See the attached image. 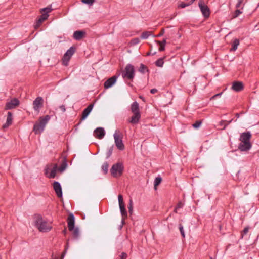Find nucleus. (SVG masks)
Here are the masks:
<instances>
[{
  "instance_id": "8fccbe9b",
  "label": "nucleus",
  "mask_w": 259,
  "mask_h": 259,
  "mask_svg": "<svg viewBox=\"0 0 259 259\" xmlns=\"http://www.w3.org/2000/svg\"><path fill=\"white\" fill-rule=\"evenodd\" d=\"M242 2L243 0H239L236 5V8H239L240 7V5L242 4Z\"/></svg>"
},
{
  "instance_id": "49530a36",
  "label": "nucleus",
  "mask_w": 259,
  "mask_h": 259,
  "mask_svg": "<svg viewBox=\"0 0 259 259\" xmlns=\"http://www.w3.org/2000/svg\"><path fill=\"white\" fill-rule=\"evenodd\" d=\"M182 206H183V204H182L181 202H179V203L177 204V206L176 207V208H175V210H174V211H175V212H177V209H178V208H182Z\"/></svg>"
},
{
  "instance_id": "b1692460",
  "label": "nucleus",
  "mask_w": 259,
  "mask_h": 259,
  "mask_svg": "<svg viewBox=\"0 0 259 259\" xmlns=\"http://www.w3.org/2000/svg\"><path fill=\"white\" fill-rule=\"evenodd\" d=\"M138 71L141 73L142 74H144L146 72L149 73V70L146 65H145L143 63H141L140 67L138 69Z\"/></svg>"
},
{
  "instance_id": "ddd939ff",
  "label": "nucleus",
  "mask_w": 259,
  "mask_h": 259,
  "mask_svg": "<svg viewBox=\"0 0 259 259\" xmlns=\"http://www.w3.org/2000/svg\"><path fill=\"white\" fill-rule=\"evenodd\" d=\"M52 186L57 196L60 198H62L63 196L62 189L60 183L57 181H54L52 184Z\"/></svg>"
},
{
  "instance_id": "7c9ffc66",
  "label": "nucleus",
  "mask_w": 259,
  "mask_h": 259,
  "mask_svg": "<svg viewBox=\"0 0 259 259\" xmlns=\"http://www.w3.org/2000/svg\"><path fill=\"white\" fill-rule=\"evenodd\" d=\"M164 63L163 59L162 58L158 59L155 62V65L158 67H162Z\"/></svg>"
},
{
  "instance_id": "a878e982",
  "label": "nucleus",
  "mask_w": 259,
  "mask_h": 259,
  "mask_svg": "<svg viewBox=\"0 0 259 259\" xmlns=\"http://www.w3.org/2000/svg\"><path fill=\"white\" fill-rule=\"evenodd\" d=\"M239 45V39H237V38L234 39V40L232 44V48H231L230 50L232 51H236L237 50V47Z\"/></svg>"
},
{
  "instance_id": "dca6fc26",
  "label": "nucleus",
  "mask_w": 259,
  "mask_h": 259,
  "mask_svg": "<svg viewBox=\"0 0 259 259\" xmlns=\"http://www.w3.org/2000/svg\"><path fill=\"white\" fill-rule=\"evenodd\" d=\"M244 88L243 84L241 81H236L232 83L231 89L233 91L239 92L243 90Z\"/></svg>"
},
{
  "instance_id": "e433bc0d",
  "label": "nucleus",
  "mask_w": 259,
  "mask_h": 259,
  "mask_svg": "<svg viewBox=\"0 0 259 259\" xmlns=\"http://www.w3.org/2000/svg\"><path fill=\"white\" fill-rule=\"evenodd\" d=\"M249 229H250L249 226H246V227L244 228V229L243 230V231L241 232L242 238L243 237V236L244 235L246 234L248 232Z\"/></svg>"
},
{
  "instance_id": "4c0bfd02",
  "label": "nucleus",
  "mask_w": 259,
  "mask_h": 259,
  "mask_svg": "<svg viewBox=\"0 0 259 259\" xmlns=\"http://www.w3.org/2000/svg\"><path fill=\"white\" fill-rule=\"evenodd\" d=\"M201 123L202 121L201 120H197L193 124V127L195 128H198L200 127Z\"/></svg>"
},
{
  "instance_id": "603ef678",
  "label": "nucleus",
  "mask_w": 259,
  "mask_h": 259,
  "mask_svg": "<svg viewBox=\"0 0 259 259\" xmlns=\"http://www.w3.org/2000/svg\"><path fill=\"white\" fill-rule=\"evenodd\" d=\"M59 108L61 110V111L63 112H64L65 111H66V108H65V107L64 105H62L61 106H59Z\"/></svg>"
},
{
  "instance_id": "393cba45",
  "label": "nucleus",
  "mask_w": 259,
  "mask_h": 259,
  "mask_svg": "<svg viewBox=\"0 0 259 259\" xmlns=\"http://www.w3.org/2000/svg\"><path fill=\"white\" fill-rule=\"evenodd\" d=\"M57 169V165L55 164L52 169L50 175L48 176L49 178H54L56 175V171Z\"/></svg>"
},
{
  "instance_id": "4468645a",
  "label": "nucleus",
  "mask_w": 259,
  "mask_h": 259,
  "mask_svg": "<svg viewBox=\"0 0 259 259\" xmlns=\"http://www.w3.org/2000/svg\"><path fill=\"white\" fill-rule=\"evenodd\" d=\"M67 223L68 230L72 231L75 227V218L73 213H71L69 214L67 218Z\"/></svg>"
},
{
  "instance_id": "864d4df0",
  "label": "nucleus",
  "mask_w": 259,
  "mask_h": 259,
  "mask_svg": "<svg viewBox=\"0 0 259 259\" xmlns=\"http://www.w3.org/2000/svg\"><path fill=\"white\" fill-rule=\"evenodd\" d=\"M157 92V90L156 89H152L150 90V93L151 94H155Z\"/></svg>"
},
{
  "instance_id": "a19ab883",
  "label": "nucleus",
  "mask_w": 259,
  "mask_h": 259,
  "mask_svg": "<svg viewBox=\"0 0 259 259\" xmlns=\"http://www.w3.org/2000/svg\"><path fill=\"white\" fill-rule=\"evenodd\" d=\"M119 205L124 204L123 202V197L121 195H119L118 196Z\"/></svg>"
},
{
  "instance_id": "bb28decb",
  "label": "nucleus",
  "mask_w": 259,
  "mask_h": 259,
  "mask_svg": "<svg viewBox=\"0 0 259 259\" xmlns=\"http://www.w3.org/2000/svg\"><path fill=\"white\" fill-rule=\"evenodd\" d=\"M67 166V161H66V159H65L63 160V161L62 162V163H61L60 167L58 169V170L60 171V172H63Z\"/></svg>"
},
{
  "instance_id": "72a5a7b5",
  "label": "nucleus",
  "mask_w": 259,
  "mask_h": 259,
  "mask_svg": "<svg viewBox=\"0 0 259 259\" xmlns=\"http://www.w3.org/2000/svg\"><path fill=\"white\" fill-rule=\"evenodd\" d=\"M179 228L181 235L182 236V237L183 238H185V232H184V230L183 229V226L181 224H179Z\"/></svg>"
},
{
  "instance_id": "0eeeda50",
  "label": "nucleus",
  "mask_w": 259,
  "mask_h": 259,
  "mask_svg": "<svg viewBox=\"0 0 259 259\" xmlns=\"http://www.w3.org/2000/svg\"><path fill=\"white\" fill-rule=\"evenodd\" d=\"M94 104H90L86 108H85L82 113L80 121L75 126V131L77 130V127L81 124L82 120H84L90 114V112L93 109Z\"/></svg>"
},
{
  "instance_id": "c03bdc74",
  "label": "nucleus",
  "mask_w": 259,
  "mask_h": 259,
  "mask_svg": "<svg viewBox=\"0 0 259 259\" xmlns=\"http://www.w3.org/2000/svg\"><path fill=\"white\" fill-rule=\"evenodd\" d=\"M233 119H231L230 120L228 121H226V123L224 124V126H223V127L222 128V130H225L226 127L229 125L231 123H232V122L233 121Z\"/></svg>"
},
{
  "instance_id": "9b49d317",
  "label": "nucleus",
  "mask_w": 259,
  "mask_h": 259,
  "mask_svg": "<svg viewBox=\"0 0 259 259\" xmlns=\"http://www.w3.org/2000/svg\"><path fill=\"white\" fill-rule=\"evenodd\" d=\"M120 75V73H118L117 75H115L109 78H108L104 84V88L106 89H109L112 87L116 82L117 78Z\"/></svg>"
},
{
  "instance_id": "cd10ccee",
  "label": "nucleus",
  "mask_w": 259,
  "mask_h": 259,
  "mask_svg": "<svg viewBox=\"0 0 259 259\" xmlns=\"http://www.w3.org/2000/svg\"><path fill=\"white\" fill-rule=\"evenodd\" d=\"M109 164L107 162H105L102 165V170L104 174H107L108 171Z\"/></svg>"
},
{
  "instance_id": "aec40b11",
  "label": "nucleus",
  "mask_w": 259,
  "mask_h": 259,
  "mask_svg": "<svg viewBox=\"0 0 259 259\" xmlns=\"http://www.w3.org/2000/svg\"><path fill=\"white\" fill-rule=\"evenodd\" d=\"M85 35V32L83 30L75 31L73 35L74 39L76 40H80Z\"/></svg>"
},
{
  "instance_id": "5701e85b",
  "label": "nucleus",
  "mask_w": 259,
  "mask_h": 259,
  "mask_svg": "<svg viewBox=\"0 0 259 259\" xmlns=\"http://www.w3.org/2000/svg\"><path fill=\"white\" fill-rule=\"evenodd\" d=\"M71 232H72L73 239L74 240H78L80 236L78 228L74 227V229H73Z\"/></svg>"
},
{
  "instance_id": "052dcab7",
  "label": "nucleus",
  "mask_w": 259,
  "mask_h": 259,
  "mask_svg": "<svg viewBox=\"0 0 259 259\" xmlns=\"http://www.w3.org/2000/svg\"><path fill=\"white\" fill-rule=\"evenodd\" d=\"M235 116H236V117H237V118H239V116H240V114L237 113H236V114H235Z\"/></svg>"
},
{
  "instance_id": "423d86ee",
  "label": "nucleus",
  "mask_w": 259,
  "mask_h": 259,
  "mask_svg": "<svg viewBox=\"0 0 259 259\" xmlns=\"http://www.w3.org/2000/svg\"><path fill=\"white\" fill-rule=\"evenodd\" d=\"M75 50L76 49L73 46L71 47L67 50L62 59V63L63 65L67 66L68 65V62L72 56L75 53Z\"/></svg>"
},
{
  "instance_id": "c9c22d12",
  "label": "nucleus",
  "mask_w": 259,
  "mask_h": 259,
  "mask_svg": "<svg viewBox=\"0 0 259 259\" xmlns=\"http://www.w3.org/2000/svg\"><path fill=\"white\" fill-rule=\"evenodd\" d=\"M52 9L51 8V6H50L46 8H43L42 9H41V11L44 12V13H47L48 14V13L52 11Z\"/></svg>"
},
{
  "instance_id": "09e8293b",
  "label": "nucleus",
  "mask_w": 259,
  "mask_h": 259,
  "mask_svg": "<svg viewBox=\"0 0 259 259\" xmlns=\"http://www.w3.org/2000/svg\"><path fill=\"white\" fill-rule=\"evenodd\" d=\"M127 257V254L125 252H122L120 255V259H126Z\"/></svg>"
},
{
  "instance_id": "58836bf2",
  "label": "nucleus",
  "mask_w": 259,
  "mask_h": 259,
  "mask_svg": "<svg viewBox=\"0 0 259 259\" xmlns=\"http://www.w3.org/2000/svg\"><path fill=\"white\" fill-rule=\"evenodd\" d=\"M140 39L139 38H134L131 40L132 45H136L140 42Z\"/></svg>"
},
{
  "instance_id": "5fc2aeb1",
  "label": "nucleus",
  "mask_w": 259,
  "mask_h": 259,
  "mask_svg": "<svg viewBox=\"0 0 259 259\" xmlns=\"http://www.w3.org/2000/svg\"><path fill=\"white\" fill-rule=\"evenodd\" d=\"M222 93L217 94L214 95V96H213L211 97V99H215L217 97L220 96L222 95Z\"/></svg>"
},
{
  "instance_id": "c756f323",
  "label": "nucleus",
  "mask_w": 259,
  "mask_h": 259,
  "mask_svg": "<svg viewBox=\"0 0 259 259\" xmlns=\"http://www.w3.org/2000/svg\"><path fill=\"white\" fill-rule=\"evenodd\" d=\"M68 248V240L67 241L66 245L65 246L64 251L61 254V256L60 258H59V259H64V257L66 253ZM54 259H59V258H58V257H55V258Z\"/></svg>"
},
{
  "instance_id": "680f3d73",
  "label": "nucleus",
  "mask_w": 259,
  "mask_h": 259,
  "mask_svg": "<svg viewBox=\"0 0 259 259\" xmlns=\"http://www.w3.org/2000/svg\"><path fill=\"white\" fill-rule=\"evenodd\" d=\"M150 55V52L147 53V56H149V55Z\"/></svg>"
},
{
  "instance_id": "a211bd4d",
  "label": "nucleus",
  "mask_w": 259,
  "mask_h": 259,
  "mask_svg": "<svg viewBox=\"0 0 259 259\" xmlns=\"http://www.w3.org/2000/svg\"><path fill=\"white\" fill-rule=\"evenodd\" d=\"M94 134L97 138L102 139L104 137L105 132L104 128L99 127L95 130Z\"/></svg>"
},
{
  "instance_id": "ea45409f",
  "label": "nucleus",
  "mask_w": 259,
  "mask_h": 259,
  "mask_svg": "<svg viewBox=\"0 0 259 259\" xmlns=\"http://www.w3.org/2000/svg\"><path fill=\"white\" fill-rule=\"evenodd\" d=\"M95 1V0H81L82 3L89 5H92Z\"/></svg>"
},
{
  "instance_id": "de8ad7c7",
  "label": "nucleus",
  "mask_w": 259,
  "mask_h": 259,
  "mask_svg": "<svg viewBox=\"0 0 259 259\" xmlns=\"http://www.w3.org/2000/svg\"><path fill=\"white\" fill-rule=\"evenodd\" d=\"M164 33H165L164 29L162 28L160 32L157 36H155V37H160V36H162L164 34Z\"/></svg>"
},
{
  "instance_id": "6ab92c4d",
  "label": "nucleus",
  "mask_w": 259,
  "mask_h": 259,
  "mask_svg": "<svg viewBox=\"0 0 259 259\" xmlns=\"http://www.w3.org/2000/svg\"><path fill=\"white\" fill-rule=\"evenodd\" d=\"M48 16L49 15L47 13H42L40 17L36 20L34 25L35 29L39 28L41 23L48 18Z\"/></svg>"
},
{
  "instance_id": "6e6552de",
  "label": "nucleus",
  "mask_w": 259,
  "mask_h": 259,
  "mask_svg": "<svg viewBox=\"0 0 259 259\" xmlns=\"http://www.w3.org/2000/svg\"><path fill=\"white\" fill-rule=\"evenodd\" d=\"M117 132H119V131L116 130L113 135L115 145L119 150H123L125 147L122 142V136H120L117 134Z\"/></svg>"
},
{
  "instance_id": "c85d7f7f",
  "label": "nucleus",
  "mask_w": 259,
  "mask_h": 259,
  "mask_svg": "<svg viewBox=\"0 0 259 259\" xmlns=\"http://www.w3.org/2000/svg\"><path fill=\"white\" fill-rule=\"evenodd\" d=\"M162 181V178L160 177H156L154 182V187L155 189H156V187L158 186Z\"/></svg>"
},
{
  "instance_id": "20e7f679",
  "label": "nucleus",
  "mask_w": 259,
  "mask_h": 259,
  "mask_svg": "<svg viewBox=\"0 0 259 259\" xmlns=\"http://www.w3.org/2000/svg\"><path fill=\"white\" fill-rule=\"evenodd\" d=\"M50 119V116L48 115L44 117H40L39 118V121L36 122L33 126V131L35 134H38L42 132L45 127L49 120Z\"/></svg>"
},
{
  "instance_id": "1a4fd4ad",
  "label": "nucleus",
  "mask_w": 259,
  "mask_h": 259,
  "mask_svg": "<svg viewBox=\"0 0 259 259\" xmlns=\"http://www.w3.org/2000/svg\"><path fill=\"white\" fill-rule=\"evenodd\" d=\"M199 7L205 18H208L210 14V11L208 7L204 3L200 1L198 3Z\"/></svg>"
},
{
  "instance_id": "f704fd0d",
  "label": "nucleus",
  "mask_w": 259,
  "mask_h": 259,
  "mask_svg": "<svg viewBox=\"0 0 259 259\" xmlns=\"http://www.w3.org/2000/svg\"><path fill=\"white\" fill-rule=\"evenodd\" d=\"M128 211L130 214H132L133 213V201L132 199H130V203L128 206Z\"/></svg>"
},
{
  "instance_id": "79ce46f5",
  "label": "nucleus",
  "mask_w": 259,
  "mask_h": 259,
  "mask_svg": "<svg viewBox=\"0 0 259 259\" xmlns=\"http://www.w3.org/2000/svg\"><path fill=\"white\" fill-rule=\"evenodd\" d=\"M190 5V4L189 3H185L184 2H181V4L179 5V7L181 8H184L187 6H189Z\"/></svg>"
},
{
  "instance_id": "f8f14e48",
  "label": "nucleus",
  "mask_w": 259,
  "mask_h": 259,
  "mask_svg": "<svg viewBox=\"0 0 259 259\" xmlns=\"http://www.w3.org/2000/svg\"><path fill=\"white\" fill-rule=\"evenodd\" d=\"M20 102L19 100L16 98H13L10 101L7 102L5 107V110H10L15 108L19 106Z\"/></svg>"
},
{
  "instance_id": "7ed1b4c3",
  "label": "nucleus",
  "mask_w": 259,
  "mask_h": 259,
  "mask_svg": "<svg viewBox=\"0 0 259 259\" xmlns=\"http://www.w3.org/2000/svg\"><path fill=\"white\" fill-rule=\"evenodd\" d=\"M120 73L126 82L127 80L133 81L135 75V70L134 66L131 64H127L124 70H122Z\"/></svg>"
},
{
  "instance_id": "13d9d810",
  "label": "nucleus",
  "mask_w": 259,
  "mask_h": 259,
  "mask_svg": "<svg viewBox=\"0 0 259 259\" xmlns=\"http://www.w3.org/2000/svg\"><path fill=\"white\" fill-rule=\"evenodd\" d=\"M195 0H191L189 3L190 4V5L192 4Z\"/></svg>"
},
{
  "instance_id": "412c9836",
  "label": "nucleus",
  "mask_w": 259,
  "mask_h": 259,
  "mask_svg": "<svg viewBox=\"0 0 259 259\" xmlns=\"http://www.w3.org/2000/svg\"><path fill=\"white\" fill-rule=\"evenodd\" d=\"M119 206L120 212H121V215L122 217L121 222H122V224H124V220L127 217V213L126 210L125 209L124 204L119 205Z\"/></svg>"
},
{
  "instance_id": "473e14b6",
  "label": "nucleus",
  "mask_w": 259,
  "mask_h": 259,
  "mask_svg": "<svg viewBox=\"0 0 259 259\" xmlns=\"http://www.w3.org/2000/svg\"><path fill=\"white\" fill-rule=\"evenodd\" d=\"M113 150V145L111 146L108 149V150L106 153V158H109L111 156V155L112 153Z\"/></svg>"
},
{
  "instance_id": "e2e57ef3",
  "label": "nucleus",
  "mask_w": 259,
  "mask_h": 259,
  "mask_svg": "<svg viewBox=\"0 0 259 259\" xmlns=\"http://www.w3.org/2000/svg\"><path fill=\"white\" fill-rule=\"evenodd\" d=\"M47 172H48V170H47V169H46L45 174H47Z\"/></svg>"
},
{
  "instance_id": "9d476101",
  "label": "nucleus",
  "mask_w": 259,
  "mask_h": 259,
  "mask_svg": "<svg viewBox=\"0 0 259 259\" xmlns=\"http://www.w3.org/2000/svg\"><path fill=\"white\" fill-rule=\"evenodd\" d=\"M44 100L42 97H37L33 102V108L35 111L39 112L40 109L42 107Z\"/></svg>"
},
{
  "instance_id": "bf43d9fd",
  "label": "nucleus",
  "mask_w": 259,
  "mask_h": 259,
  "mask_svg": "<svg viewBox=\"0 0 259 259\" xmlns=\"http://www.w3.org/2000/svg\"><path fill=\"white\" fill-rule=\"evenodd\" d=\"M127 83V84L128 86H130V87H133V84H132L131 83L128 82V83Z\"/></svg>"
},
{
  "instance_id": "3c124183",
  "label": "nucleus",
  "mask_w": 259,
  "mask_h": 259,
  "mask_svg": "<svg viewBox=\"0 0 259 259\" xmlns=\"http://www.w3.org/2000/svg\"><path fill=\"white\" fill-rule=\"evenodd\" d=\"M160 45V47L159 48V51H160V52L164 51V50H165V46L162 45Z\"/></svg>"
},
{
  "instance_id": "f03ea898",
  "label": "nucleus",
  "mask_w": 259,
  "mask_h": 259,
  "mask_svg": "<svg viewBox=\"0 0 259 259\" xmlns=\"http://www.w3.org/2000/svg\"><path fill=\"white\" fill-rule=\"evenodd\" d=\"M131 110L133 113V115L131 119H129L128 122L133 124H137L139 122L141 118L139 104L137 102L135 101L132 104Z\"/></svg>"
},
{
  "instance_id": "f3484780",
  "label": "nucleus",
  "mask_w": 259,
  "mask_h": 259,
  "mask_svg": "<svg viewBox=\"0 0 259 259\" xmlns=\"http://www.w3.org/2000/svg\"><path fill=\"white\" fill-rule=\"evenodd\" d=\"M251 137V134L250 132L247 131L241 134L239 140L241 142H250V140Z\"/></svg>"
},
{
  "instance_id": "a18cd8bd",
  "label": "nucleus",
  "mask_w": 259,
  "mask_h": 259,
  "mask_svg": "<svg viewBox=\"0 0 259 259\" xmlns=\"http://www.w3.org/2000/svg\"><path fill=\"white\" fill-rule=\"evenodd\" d=\"M166 38H164V39H163V40L162 41H156V42L159 45H162L165 46V44H166Z\"/></svg>"
},
{
  "instance_id": "6e6d98bb",
  "label": "nucleus",
  "mask_w": 259,
  "mask_h": 259,
  "mask_svg": "<svg viewBox=\"0 0 259 259\" xmlns=\"http://www.w3.org/2000/svg\"><path fill=\"white\" fill-rule=\"evenodd\" d=\"M62 233L65 235L67 234V229L66 227H65L63 230L62 231Z\"/></svg>"
},
{
  "instance_id": "2f4dec72",
  "label": "nucleus",
  "mask_w": 259,
  "mask_h": 259,
  "mask_svg": "<svg viewBox=\"0 0 259 259\" xmlns=\"http://www.w3.org/2000/svg\"><path fill=\"white\" fill-rule=\"evenodd\" d=\"M151 35V32L149 31H144L143 32L141 35V38L142 39H147L148 37Z\"/></svg>"
},
{
  "instance_id": "2eb2a0df",
  "label": "nucleus",
  "mask_w": 259,
  "mask_h": 259,
  "mask_svg": "<svg viewBox=\"0 0 259 259\" xmlns=\"http://www.w3.org/2000/svg\"><path fill=\"white\" fill-rule=\"evenodd\" d=\"M252 147L250 142H241L238 146V149L241 151H247L249 150Z\"/></svg>"
},
{
  "instance_id": "4d7b16f0",
  "label": "nucleus",
  "mask_w": 259,
  "mask_h": 259,
  "mask_svg": "<svg viewBox=\"0 0 259 259\" xmlns=\"http://www.w3.org/2000/svg\"><path fill=\"white\" fill-rule=\"evenodd\" d=\"M225 122L226 120H222L221 121H220L219 124L221 126L223 125H224Z\"/></svg>"
},
{
  "instance_id": "37998d69",
  "label": "nucleus",
  "mask_w": 259,
  "mask_h": 259,
  "mask_svg": "<svg viewBox=\"0 0 259 259\" xmlns=\"http://www.w3.org/2000/svg\"><path fill=\"white\" fill-rule=\"evenodd\" d=\"M242 13V11H241L239 9H237L235 11V13H234V15L233 16L234 18H236V17H237L239 15H240L241 13Z\"/></svg>"
},
{
  "instance_id": "4be33fe9",
  "label": "nucleus",
  "mask_w": 259,
  "mask_h": 259,
  "mask_svg": "<svg viewBox=\"0 0 259 259\" xmlns=\"http://www.w3.org/2000/svg\"><path fill=\"white\" fill-rule=\"evenodd\" d=\"M13 121V115L12 113L11 112H8L7 118L6 123L4 124L3 126V128H5L8 127L9 125H10Z\"/></svg>"
},
{
  "instance_id": "39448f33",
  "label": "nucleus",
  "mask_w": 259,
  "mask_h": 259,
  "mask_svg": "<svg viewBox=\"0 0 259 259\" xmlns=\"http://www.w3.org/2000/svg\"><path fill=\"white\" fill-rule=\"evenodd\" d=\"M123 170V164L121 162H117L112 165L110 169V172L113 177L117 178L122 175Z\"/></svg>"
},
{
  "instance_id": "f257e3e1",
  "label": "nucleus",
  "mask_w": 259,
  "mask_h": 259,
  "mask_svg": "<svg viewBox=\"0 0 259 259\" xmlns=\"http://www.w3.org/2000/svg\"><path fill=\"white\" fill-rule=\"evenodd\" d=\"M35 225L39 231L42 232H48L52 229V227L48 223L47 221L44 220L40 214L35 215Z\"/></svg>"
}]
</instances>
